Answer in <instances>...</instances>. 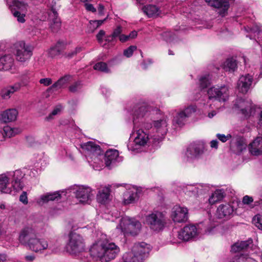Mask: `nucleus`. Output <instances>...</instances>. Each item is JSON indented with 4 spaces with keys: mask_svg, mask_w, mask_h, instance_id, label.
Wrapping results in <instances>:
<instances>
[{
    "mask_svg": "<svg viewBox=\"0 0 262 262\" xmlns=\"http://www.w3.org/2000/svg\"><path fill=\"white\" fill-rule=\"evenodd\" d=\"M150 251V246L145 243L136 244L130 251L123 255L122 262H143Z\"/></svg>",
    "mask_w": 262,
    "mask_h": 262,
    "instance_id": "obj_1",
    "label": "nucleus"
},
{
    "mask_svg": "<svg viewBox=\"0 0 262 262\" xmlns=\"http://www.w3.org/2000/svg\"><path fill=\"white\" fill-rule=\"evenodd\" d=\"M117 229H119L124 235L135 236L140 232L141 224L137 220L126 216L120 219Z\"/></svg>",
    "mask_w": 262,
    "mask_h": 262,
    "instance_id": "obj_2",
    "label": "nucleus"
},
{
    "mask_svg": "<svg viewBox=\"0 0 262 262\" xmlns=\"http://www.w3.org/2000/svg\"><path fill=\"white\" fill-rule=\"evenodd\" d=\"M165 214L159 211H154L145 216V223L149 229L155 231L162 230L166 224Z\"/></svg>",
    "mask_w": 262,
    "mask_h": 262,
    "instance_id": "obj_3",
    "label": "nucleus"
},
{
    "mask_svg": "<svg viewBox=\"0 0 262 262\" xmlns=\"http://www.w3.org/2000/svg\"><path fill=\"white\" fill-rule=\"evenodd\" d=\"M149 108L145 105H141L136 108L134 113L133 123L134 129H139L146 130H149L152 128V124L149 122L143 121L142 118L146 115Z\"/></svg>",
    "mask_w": 262,
    "mask_h": 262,
    "instance_id": "obj_4",
    "label": "nucleus"
},
{
    "mask_svg": "<svg viewBox=\"0 0 262 262\" xmlns=\"http://www.w3.org/2000/svg\"><path fill=\"white\" fill-rule=\"evenodd\" d=\"M84 243L83 237L75 232L69 234V240L67 245V251L72 254H77L84 250Z\"/></svg>",
    "mask_w": 262,
    "mask_h": 262,
    "instance_id": "obj_5",
    "label": "nucleus"
},
{
    "mask_svg": "<svg viewBox=\"0 0 262 262\" xmlns=\"http://www.w3.org/2000/svg\"><path fill=\"white\" fill-rule=\"evenodd\" d=\"M14 47L16 59L19 62H24L28 60L32 55L33 47L23 41L15 43Z\"/></svg>",
    "mask_w": 262,
    "mask_h": 262,
    "instance_id": "obj_6",
    "label": "nucleus"
},
{
    "mask_svg": "<svg viewBox=\"0 0 262 262\" xmlns=\"http://www.w3.org/2000/svg\"><path fill=\"white\" fill-rule=\"evenodd\" d=\"M80 147L84 152L85 156L94 160V163H98L102 157V151L100 147L92 141L80 144Z\"/></svg>",
    "mask_w": 262,
    "mask_h": 262,
    "instance_id": "obj_7",
    "label": "nucleus"
},
{
    "mask_svg": "<svg viewBox=\"0 0 262 262\" xmlns=\"http://www.w3.org/2000/svg\"><path fill=\"white\" fill-rule=\"evenodd\" d=\"M206 146L203 142H196L190 144L186 149L185 157L188 161L200 158L205 152Z\"/></svg>",
    "mask_w": 262,
    "mask_h": 262,
    "instance_id": "obj_8",
    "label": "nucleus"
},
{
    "mask_svg": "<svg viewBox=\"0 0 262 262\" xmlns=\"http://www.w3.org/2000/svg\"><path fill=\"white\" fill-rule=\"evenodd\" d=\"M136 134L135 139L129 142L127 147L129 150L138 152L141 146L147 143L149 140V136L142 129L137 130Z\"/></svg>",
    "mask_w": 262,
    "mask_h": 262,
    "instance_id": "obj_9",
    "label": "nucleus"
},
{
    "mask_svg": "<svg viewBox=\"0 0 262 262\" xmlns=\"http://www.w3.org/2000/svg\"><path fill=\"white\" fill-rule=\"evenodd\" d=\"M74 193L78 201L81 204H89L93 196V190L88 186H77Z\"/></svg>",
    "mask_w": 262,
    "mask_h": 262,
    "instance_id": "obj_10",
    "label": "nucleus"
},
{
    "mask_svg": "<svg viewBox=\"0 0 262 262\" xmlns=\"http://www.w3.org/2000/svg\"><path fill=\"white\" fill-rule=\"evenodd\" d=\"M234 108L247 118L251 115L254 106L251 100L238 98L234 104Z\"/></svg>",
    "mask_w": 262,
    "mask_h": 262,
    "instance_id": "obj_11",
    "label": "nucleus"
},
{
    "mask_svg": "<svg viewBox=\"0 0 262 262\" xmlns=\"http://www.w3.org/2000/svg\"><path fill=\"white\" fill-rule=\"evenodd\" d=\"M209 99H214L219 101H225L229 96L228 88L225 85L220 88L212 87L208 91Z\"/></svg>",
    "mask_w": 262,
    "mask_h": 262,
    "instance_id": "obj_12",
    "label": "nucleus"
},
{
    "mask_svg": "<svg viewBox=\"0 0 262 262\" xmlns=\"http://www.w3.org/2000/svg\"><path fill=\"white\" fill-rule=\"evenodd\" d=\"M195 107L190 105L178 112L172 120V124L176 127H182L185 124L186 119L195 112Z\"/></svg>",
    "mask_w": 262,
    "mask_h": 262,
    "instance_id": "obj_13",
    "label": "nucleus"
},
{
    "mask_svg": "<svg viewBox=\"0 0 262 262\" xmlns=\"http://www.w3.org/2000/svg\"><path fill=\"white\" fill-rule=\"evenodd\" d=\"M106 242V239H100L95 242L90 249L91 255L101 262H103Z\"/></svg>",
    "mask_w": 262,
    "mask_h": 262,
    "instance_id": "obj_14",
    "label": "nucleus"
},
{
    "mask_svg": "<svg viewBox=\"0 0 262 262\" xmlns=\"http://www.w3.org/2000/svg\"><path fill=\"white\" fill-rule=\"evenodd\" d=\"M167 119L166 117L154 121L153 129L156 130V134L153 135L156 141L161 140L167 132Z\"/></svg>",
    "mask_w": 262,
    "mask_h": 262,
    "instance_id": "obj_15",
    "label": "nucleus"
},
{
    "mask_svg": "<svg viewBox=\"0 0 262 262\" xmlns=\"http://www.w3.org/2000/svg\"><path fill=\"white\" fill-rule=\"evenodd\" d=\"M36 235V231L31 227H25L19 232L18 241L25 246H28Z\"/></svg>",
    "mask_w": 262,
    "mask_h": 262,
    "instance_id": "obj_16",
    "label": "nucleus"
},
{
    "mask_svg": "<svg viewBox=\"0 0 262 262\" xmlns=\"http://www.w3.org/2000/svg\"><path fill=\"white\" fill-rule=\"evenodd\" d=\"M198 233V231L195 226L188 225L185 226L178 232V236L179 239L184 241H188L195 237Z\"/></svg>",
    "mask_w": 262,
    "mask_h": 262,
    "instance_id": "obj_17",
    "label": "nucleus"
},
{
    "mask_svg": "<svg viewBox=\"0 0 262 262\" xmlns=\"http://www.w3.org/2000/svg\"><path fill=\"white\" fill-rule=\"evenodd\" d=\"M209 5L216 8V12L222 16L227 14L229 8L228 0H204Z\"/></svg>",
    "mask_w": 262,
    "mask_h": 262,
    "instance_id": "obj_18",
    "label": "nucleus"
},
{
    "mask_svg": "<svg viewBox=\"0 0 262 262\" xmlns=\"http://www.w3.org/2000/svg\"><path fill=\"white\" fill-rule=\"evenodd\" d=\"M120 252V248L114 243L106 240L103 262H107L114 259Z\"/></svg>",
    "mask_w": 262,
    "mask_h": 262,
    "instance_id": "obj_19",
    "label": "nucleus"
},
{
    "mask_svg": "<svg viewBox=\"0 0 262 262\" xmlns=\"http://www.w3.org/2000/svg\"><path fill=\"white\" fill-rule=\"evenodd\" d=\"M253 82V77L249 74L243 75L239 78L237 83V90L239 93H247L250 89Z\"/></svg>",
    "mask_w": 262,
    "mask_h": 262,
    "instance_id": "obj_20",
    "label": "nucleus"
},
{
    "mask_svg": "<svg viewBox=\"0 0 262 262\" xmlns=\"http://www.w3.org/2000/svg\"><path fill=\"white\" fill-rule=\"evenodd\" d=\"M48 247V241L45 238L38 237L37 234L28 246L30 250L35 252H41L47 249Z\"/></svg>",
    "mask_w": 262,
    "mask_h": 262,
    "instance_id": "obj_21",
    "label": "nucleus"
},
{
    "mask_svg": "<svg viewBox=\"0 0 262 262\" xmlns=\"http://www.w3.org/2000/svg\"><path fill=\"white\" fill-rule=\"evenodd\" d=\"M208 188V186L201 184L188 185L184 188V191L188 196L196 197L200 194L207 191Z\"/></svg>",
    "mask_w": 262,
    "mask_h": 262,
    "instance_id": "obj_22",
    "label": "nucleus"
},
{
    "mask_svg": "<svg viewBox=\"0 0 262 262\" xmlns=\"http://www.w3.org/2000/svg\"><path fill=\"white\" fill-rule=\"evenodd\" d=\"M25 174L20 170H16L12 173L10 174V177H12L11 188H13L16 191L21 190L24 186L23 179Z\"/></svg>",
    "mask_w": 262,
    "mask_h": 262,
    "instance_id": "obj_23",
    "label": "nucleus"
},
{
    "mask_svg": "<svg viewBox=\"0 0 262 262\" xmlns=\"http://www.w3.org/2000/svg\"><path fill=\"white\" fill-rule=\"evenodd\" d=\"M172 220L174 222L182 223L188 219V210L186 208L176 206L173 209L171 214Z\"/></svg>",
    "mask_w": 262,
    "mask_h": 262,
    "instance_id": "obj_24",
    "label": "nucleus"
},
{
    "mask_svg": "<svg viewBox=\"0 0 262 262\" xmlns=\"http://www.w3.org/2000/svg\"><path fill=\"white\" fill-rule=\"evenodd\" d=\"M18 114L16 109H8L0 114V122L5 123L14 122L16 120Z\"/></svg>",
    "mask_w": 262,
    "mask_h": 262,
    "instance_id": "obj_25",
    "label": "nucleus"
},
{
    "mask_svg": "<svg viewBox=\"0 0 262 262\" xmlns=\"http://www.w3.org/2000/svg\"><path fill=\"white\" fill-rule=\"evenodd\" d=\"M233 212V208L230 204H221L216 210V216L219 219H227L232 214Z\"/></svg>",
    "mask_w": 262,
    "mask_h": 262,
    "instance_id": "obj_26",
    "label": "nucleus"
},
{
    "mask_svg": "<svg viewBox=\"0 0 262 262\" xmlns=\"http://www.w3.org/2000/svg\"><path fill=\"white\" fill-rule=\"evenodd\" d=\"M249 151L253 156L262 154V137H257L249 144Z\"/></svg>",
    "mask_w": 262,
    "mask_h": 262,
    "instance_id": "obj_27",
    "label": "nucleus"
},
{
    "mask_svg": "<svg viewBox=\"0 0 262 262\" xmlns=\"http://www.w3.org/2000/svg\"><path fill=\"white\" fill-rule=\"evenodd\" d=\"M61 198V195L59 192H54L52 193H47L40 195V196L36 200V203L42 205L45 203H48L49 201L58 200Z\"/></svg>",
    "mask_w": 262,
    "mask_h": 262,
    "instance_id": "obj_28",
    "label": "nucleus"
},
{
    "mask_svg": "<svg viewBox=\"0 0 262 262\" xmlns=\"http://www.w3.org/2000/svg\"><path fill=\"white\" fill-rule=\"evenodd\" d=\"M21 86L19 82L15 83L14 84L8 86L3 89L1 92L2 97L4 99H9L15 92L18 91Z\"/></svg>",
    "mask_w": 262,
    "mask_h": 262,
    "instance_id": "obj_29",
    "label": "nucleus"
},
{
    "mask_svg": "<svg viewBox=\"0 0 262 262\" xmlns=\"http://www.w3.org/2000/svg\"><path fill=\"white\" fill-rule=\"evenodd\" d=\"M119 158V152L117 150H107L104 156V161L106 166L110 167L111 164H114Z\"/></svg>",
    "mask_w": 262,
    "mask_h": 262,
    "instance_id": "obj_30",
    "label": "nucleus"
},
{
    "mask_svg": "<svg viewBox=\"0 0 262 262\" xmlns=\"http://www.w3.org/2000/svg\"><path fill=\"white\" fill-rule=\"evenodd\" d=\"M14 59L11 55H5L0 57V70L7 71L13 65Z\"/></svg>",
    "mask_w": 262,
    "mask_h": 262,
    "instance_id": "obj_31",
    "label": "nucleus"
},
{
    "mask_svg": "<svg viewBox=\"0 0 262 262\" xmlns=\"http://www.w3.org/2000/svg\"><path fill=\"white\" fill-rule=\"evenodd\" d=\"M110 189L108 187H104L101 189L97 194V201L101 204H105L110 199Z\"/></svg>",
    "mask_w": 262,
    "mask_h": 262,
    "instance_id": "obj_32",
    "label": "nucleus"
},
{
    "mask_svg": "<svg viewBox=\"0 0 262 262\" xmlns=\"http://www.w3.org/2000/svg\"><path fill=\"white\" fill-rule=\"evenodd\" d=\"M71 77L70 75H66L59 79H58L55 83H54L51 87L48 89V91L51 90H57L62 88H64L69 81L70 80Z\"/></svg>",
    "mask_w": 262,
    "mask_h": 262,
    "instance_id": "obj_33",
    "label": "nucleus"
},
{
    "mask_svg": "<svg viewBox=\"0 0 262 262\" xmlns=\"http://www.w3.org/2000/svg\"><path fill=\"white\" fill-rule=\"evenodd\" d=\"M0 191L6 193H11L12 191L9 178L5 174H0Z\"/></svg>",
    "mask_w": 262,
    "mask_h": 262,
    "instance_id": "obj_34",
    "label": "nucleus"
},
{
    "mask_svg": "<svg viewBox=\"0 0 262 262\" xmlns=\"http://www.w3.org/2000/svg\"><path fill=\"white\" fill-rule=\"evenodd\" d=\"M65 48L63 42H58L54 46L51 47L48 51L49 56L52 58L60 55Z\"/></svg>",
    "mask_w": 262,
    "mask_h": 262,
    "instance_id": "obj_35",
    "label": "nucleus"
},
{
    "mask_svg": "<svg viewBox=\"0 0 262 262\" xmlns=\"http://www.w3.org/2000/svg\"><path fill=\"white\" fill-rule=\"evenodd\" d=\"M123 197L124 204L133 203L137 197V190L135 189H129L124 193Z\"/></svg>",
    "mask_w": 262,
    "mask_h": 262,
    "instance_id": "obj_36",
    "label": "nucleus"
},
{
    "mask_svg": "<svg viewBox=\"0 0 262 262\" xmlns=\"http://www.w3.org/2000/svg\"><path fill=\"white\" fill-rule=\"evenodd\" d=\"M50 27L53 32L58 31L61 27V21L56 12H53L50 15Z\"/></svg>",
    "mask_w": 262,
    "mask_h": 262,
    "instance_id": "obj_37",
    "label": "nucleus"
},
{
    "mask_svg": "<svg viewBox=\"0 0 262 262\" xmlns=\"http://www.w3.org/2000/svg\"><path fill=\"white\" fill-rule=\"evenodd\" d=\"M252 242L251 239L248 240L247 241H241L235 243L231 247V252H238L244 249H247L250 244Z\"/></svg>",
    "mask_w": 262,
    "mask_h": 262,
    "instance_id": "obj_38",
    "label": "nucleus"
},
{
    "mask_svg": "<svg viewBox=\"0 0 262 262\" xmlns=\"http://www.w3.org/2000/svg\"><path fill=\"white\" fill-rule=\"evenodd\" d=\"M222 67L225 71L232 72L237 68V63L233 58H228L223 63Z\"/></svg>",
    "mask_w": 262,
    "mask_h": 262,
    "instance_id": "obj_39",
    "label": "nucleus"
},
{
    "mask_svg": "<svg viewBox=\"0 0 262 262\" xmlns=\"http://www.w3.org/2000/svg\"><path fill=\"white\" fill-rule=\"evenodd\" d=\"M249 30H247L248 32H249L254 34V37L255 39H256L257 42L260 45H262V31L260 30V28L258 26H255L251 28H249Z\"/></svg>",
    "mask_w": 262,
    "mask_h": 262,
    "instance_id": "obj_40",
    "label": "nucleus"
},
{
    "mask_svg": "<svg viewBox=\"0 0 262 262\" xmlns=\"http://www.w3.org/2000/svg\"><path fill=\"white\" fill-rule=\"evenodd\" d=\"M224 192L222 190H215L209 199L210 204H214L216 202L221 200L224 198Z\"/></svg>",
    "mask_w": 262,
    "mask_h": 262,
    "instance_id": "obj_41",
    "label": "nucleus"
},
{
    "mask_svg": "<svg viewBox=\"0 0 262 262\" xmlns=\"http://www.w3.org/2000/svg\"><path fill=\"white\" fill-rule=\"evenodd\" d=\"M158 8L154 5H148L143 8L144 12L149 17H152L155 15H158Z\"/></svg>",
    "mask_w": 262,
    "mask_h": 262,
    "instance_id": "obj_42",
    "label": "nucleus"
},
{
    "mask_svg": "<svg viewBox=\"0 0 262 262\" xmlns=\"http://www.w3.org/2000/svg\"><path fill=\"white\" fill-rule=\"evenodd\" d=\"M210 84V78L209 75L201 76L199 79V86L201 90L207 88Z\"/></svg>",
    "mask_w": 262,
    "mask_h": 262,
    "instance_id": "obj_43",
    "label": "nucleus"
},
{
    "mask_svg": "<svg viewBox=\"0 0 262 262\" xmlns=\"http://www.w3.org/2000/svg\"><path fill=\"white\" fill-rule=\"evenodd\" d=\"M246 144L241 139H239L237 140L236 142V149H235V152L237 154H240L243 151V150L246 149Z\"/></svg>",
    "mask_w": 262,
    "mask_h": 262,
    "instance_id": "obj_44",
    "label": "nucleus"
},
{
    "mask_svg": "<svg viewBox=\"0 0 262 262\" xmlns=\"http://www.w3.org/2000/svg\"><path fill=\"white\" fill-rule=\"evenodd\" d=\"M94 68L96 70L100 71L103 72L108 73L110 72L106 63L103 62H99L97 63L94 66Z\"/></svg>",
    "mask_w": 262,
    "mask_h": 262,
    "instance_id": "obj_45",
    "label": "nucleus"
},
{
    "mask_svg": "<svg viewBox=\"0 0 262 262\" xmlns=\"http://www.w3.org/2000/svg\"><path fill=\"white\" fill-rule=\"evenodd\" d=\"M252 223L258 229L262 231V215H255L253 218Z\"/></svg>",
    "mask_w": 262,
    "mask_h": 262,
    "instance_id": "obj_46",
    "label": "nucleus"
},
{
    "mask_svg": "<svg viewBox=\"0 0 262 262\" xmlns=\"http://www.w3.org/2000/svg\"><path fill=\"white\" fill-rule=\"evenodd\" d=\"M4 136L10 138L15 135L14 129L9 126H5L3 128Z\"/></svg>",
    "mask_w": 262,
    "mask_h": 262,
    "instance_id": "obj_47",
    "label": "nucleus"
},
{
    "mask_svg": "<svg viewBox=\"0 0 262 262\" xmlns=\"http://www.w3.org/2000/svg\"><path fill=\"white\" fill-rule=\"evenodd\" d=\"M82 50V47H77L73 50L71 51L69 53H65V56L69 58H72L74 56H75L77 53L81 52Z\"/></svg>",
    "mask_w": 262,
    "mask_h": 262,
    "instance_id": "obj_48",
    "label": "nucleus"
},
{
    "mask_svg": "<svg viewBox=\"0 0 262 262\" xmlns=\"http://www.w3.org/2000/svg\"><path fill=\"white\" fill-rule=\"evenodd\" d=\"M81 88V84L79 81L75 82L69 86V91L71 92L75 93L77 92Z\"/></svg>",
    "mask_w": 262,
    "mask_h": 262,
    "instance_id": "obj_49",
    "label": "nucleus"
},
{
    "mask_svg": "<svg viewBox=\"0 0 262 262\" xmlns=\"http://www.w3.org/2000/svg\"><path fill=\"white\" fill-rule=\"evenodd\" d=\"M136 49V46H131L124 51L123 54L126 57H129L133 55L134 51Z\"/></svg>",
    "mask_w": 262,
    "mask_h": 262,
    "instance_id": "obj_50",
    "label": "nucleus"
},
{
    "mask_svg": "<svg viewBox=\"0 0 262 262\" xmlns=\"http://www.w3.org/2000/svg\"><path fill=\"white\" fill-rule=\"evenodd\" d=\"M13 15L17 18V20L18 22L24 23L25 21V15L21 14L19 11H15L13 13Z\"/></svg>",
    "mask_w": 262,
    "mask_h": 262,
    "instance_id": "obj_51",
    "label": "nucleus"
},
{
    "mask_svg": "<svg viewBox=\"0 0 262 262\" xmlns=\"http://www.w3.org/2000/svg\"><path fill=\"white\" fill-rule=\"evenodd\" d=\"M122 32V28L120 26H118L116 29L114 30L112 34L110 35V37L112 39H114L116 37H119L121 35V33Z\"/></svg>",
    "mask_w": 262,
    "mask_h": 262,
    "instance_id": "obj_52",
    "label": "nucleus"
},
{
    "mask_svg": "<svg viewBox=\"0 0 262 262\" xmlns=\"http://www.w3.org/2000/svg\"><path fill=\"white\" fill-rule=\"evenodd\" d=\"M61 108H62L61 106H57L47 117V119H52L53 116H55L60 112Z\"/></svg>",
    "mask_w": 262,
    "mask_h": 262,
    "instance_id": "obj_53",
    "label": "nucleus"
},
{
    "mask_svg": "<svg viewBox=\"0 0 262 262\" xmlns=\"http://www.w3.org/2000/svg\"><path fill=\"white\" fill-rule=\"evenodd\" d=\"M216 136L218 139L222 142H225L231 138V135L230 134H228L227 135L225 136L224 134H217Z\"/></svg>",
    "mask_w": 262,
    "mask_h": 262,
    "instance_id": "obj_54",
    "label": "nucleus"
},
{
    "mask_svg": "<svg viewBox=\"0 0 262 262\" xmlns=\"http://www.w3.org/2000/svg\"><path fill=\"white\" fill-rule=\"evenodd\" d=\"M253 202V198L249 195L244 196L242 200L243 203L245 205H250Z\"/></svg>",
    "mask_w": 262,
    "mask_h": 262,
    "instance_id": "obj_55",
    "label": "nucleus"
},
{
    "mask_svg": "<svg viewBox=\"0 0 262 262\" xmlns=\"http://www.w3.org/2000/svg\"><path fill=\"white\" fill-rule=\"evenodd\" d=\"M105 35V32L103 30L99 31V33L96 35L97 39L98 42L100 44L102 43L103 38Z\"/></svg>",
    "mask_w": 262,
    "mask_h": 262,
    "instance_id": "obj_56",
    "label": "nucleus"
},
{
    "mask_svg": "<svg viewBox=\"0 0 262 262\" xmlns=\"http://www.w3.org/2000/svg\"><path fill=\"white\" fill-rule=\"evenodd\" d=\"M52 82V79L50 78H42L39 80V83L45 86H49Z\"/></svg>",
    "mask_w": 262,
    "mask_h": 262,
    "instance_id": "obj_57",
    "label": "nucleus"
},
{
    "mask_svg": "<svg viewBox=\"0 0 262 262\" xmlns=\"http://www.w3.org/2000/svg\"><path fill=\"white\" fill-rule=\"evenodd\" d=\"M19 201L24 204H27L28 203L27 192L24 191L19 196Z\"/></svg>",
    "mask_w": 262,
    "mask_h": 262,
    "instance_id": "obj_58",
    "label": "nucleus"
},
{
    "mask_svg": "<svg viewBox=\"0 0 262 262\" xmlns=\"http://www.w3.org/2000/svg\"><path fill=\"white\" fill-rule=\"evenodd\" d=\"M84 7L85 9L88 11H91L92 12H96V9L93 6V5L90 3H85L84 4Z\"/></svg>",
    "mask_w": 262,
    "mask_h": 262,
    "instance_id": "obj_59",
    "label": "nucleus"
},
{
    "mask_svg": "<svg viewBox=\"0 0 262 262\" xmlns=\"http://www.w3.org/2000/svg\"><path fill=\"white\" fill-rule=\"evenodd\" d=\"M17 7L21 11L25 12L27 11L28 8V5L24 2H19L17 4Z\"/></svg>",
    "mask_w": 262,
    "mask_h": 262,
    "instance_id": "obj_60",
    "label": "nucleus"
},
{
    "mask_svg": "<svg viewBox=\"0 0 262 262\" xmlns=\"http://www.w3.org/2000/svg\"><path fill=\"white\" fill-rule=\"evenodd\" d=\"M94 20H90L89 21V31L91 32H93L96 29H97L98 27H96V24L94 23Z\"/></svg>",
    "mask_w": 262,
    "mask_h": 262,
    "instance_id": "obj_61",
    "label": "nucleus"
},
{
    "mask_svg": "<svg viewBox=\"0 0 262 262\" xmlns=\"http://www.w3.org/2000/svg\"><path fill=\"white\" fill-rule=\"evenodd\" d=\"M129 39V38L128 35L121 34L119 36V40L122 42H125Z\"/></svg>",
    "mask_w": 262,
    "mask_h": 262,
    "instance_id": "obj_62",
    "label": "nucleus"
},
{
    "mask_svg": "<svg viewBox=\"0 0 262 262\" xmlns=\"http://www.w3.org/2000/svg\"><path fill=\"white\" fill-rule=\"evenodd\" d=\"M7 259V255L5 253H0V262H6Z\"/></svg>",
    "mask_w": 262,
    "mask_h": 262,
    "instance_id": "obj_63",
    "label": "nucleus"
},
{
    "mask_svg": "<svg viewBox=\"0 0 262 262\" xmlns=\"http://www.w3.org/2000/svg\"><path fill=\"white\" fill-rule=\"evenodd\" d=\"M137 32L136 31H133L131 32L128 35V37L129 39L135 38L137 36Z\"/></svg>",
    "mask_w": 262,
    "mask_h": 262,
    "instance_id": "obj_64",
    "label": "nucleus"
}]
</instances>
